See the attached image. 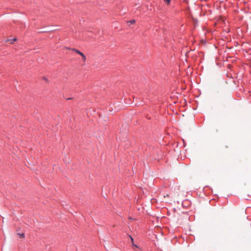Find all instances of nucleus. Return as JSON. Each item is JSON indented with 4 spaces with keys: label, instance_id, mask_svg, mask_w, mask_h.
Here are the masks:
<instances>
[{
    "label": "nucleus",
    "instance_id": "1",
    "mask_svg": "<svg viewBox=\"0 0 251 251\" xmlns=\"http://www.w3.org/2000/svg\"><path fill=\"white\" fill-rule=\"evenodd\" d=\"M69 50H72L73 51H74V52H76V53L78 54L79 55H80L82 57L83 62L86 61V56L84 55V54L83 53H82V52L79 51L78 50H77V49H75L74 48H70V49H69Z\"/></svg>",
    "mask_w": 251,
    "mask_h": 251
},
{
    "label": "nucleus",
    "instance_id": "8",
    "mask_svg": "<svg viewBox=\"0 0 251 251\" xmlns=\"http://www.w3.org/2000/svg\"><path fill=\"white\" fill-rule=\"evenodd\" d=\"M13 40L14 41H16L17 40V39H16V38H14V39H13Z\"/></svg>",
    "mask_w": 251,
    "mask_h": 251
},
{
    "label": "nucleus",
    "instance_id": "2",
    "mask_svg": "<svg viewBox=\"0 0 251 251\" xmlns=\"http://www.w3.org/2000/svg\"><path fill=\"white\" fill-rule=\"evenodd\" d=\"M17 235L18 236H19L20 238H25V234L24 233H18Z\"/></svg>",
    "mask_w": 251,
    "mask_h": 251
},
{
    "label": "nucleus",
    "instance_id": "3",
    "mask_svg": "<svg viewBox=\"0 0 251 251\" xmlns=\"http://www.w3.org/2000/svg\"><path fill=\"white\" fill-rule=\"evenodd\" d=\"M130 237V238L131 239V241H132V243L133 244V245L135 246L136 247H137V246L135 245L134 244V243H133V238L131 236H129Z\"/></svg>",
    "mask_w": 251,
    "mask_h": 251
},
{
    "label": "nucleus",
    "instance_id": "5",
    "mask_svg": "<svg viewBox=\"0 0 251 251\" xmlns=\"http://www.w3.org/2000/svg\"><path fill=\"white\" fill-rule=\"evenodd\" d=\"M129 22L131 24H134L135 23V20H130Z\"/></svg>",
    "mask_w": 251,
    "mask_h": 251
},
{
    "label": "nucleus",
    "instance_id": "4",
    "mask_svg": "<svg viewBox=\"0 0 251 251\" xmlns=\"http://www.w3.org/2000/svg\"><path fill=\"white\" fill-rule=\"evenodd\" d=\"M164 1L167 4H169L171 2V0H164Z\"/></svg>",
    "mask_w": 251,
    "mask_h": 251
},
{
    "label": "nucleus",
    "instance_id": "7",
    "mask_svg": "<svg viewBox=\"0 0 251 251\" xmlns=\"http://www.w3.org/2000/svg\"><path fill=\"white\" fill-rule=\"evenodd\" d=\"M72 99H73L72 98H69L67 99L66 100H72Z\"/></svg>",
    "mask_w": 251,
    "mask_h": 251
},
{
    "label": "nucleus",
    "instance_id": "6",
    "mask_svg": "<svg viewBox=\"0 0 251 251\" xmlns=\"http://www.w3.org/2000/svg\"><path fill=\"white\" fill-rule=\"evenodd\" d=\"M43 80H44L45 81L48 82H49V80L47 78L44 77L43 78Z\"/></svg>",
    "mask_w": 251,
    "mask_h": 251
}]
</instances>
